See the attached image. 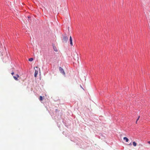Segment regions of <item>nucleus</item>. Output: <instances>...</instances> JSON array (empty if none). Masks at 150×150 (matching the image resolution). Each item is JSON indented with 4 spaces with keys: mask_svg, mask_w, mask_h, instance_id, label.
I'll list each match as a JSON object with an SVG mask.
<instances>
[{
    "mask_svg": "<svg viewBox=\"0 0 150 150\" xmlns=\"http://www.w3.org/2000/svg\"><path fill=\"white\" fill-rule=\"evenodd\" d=\"M53 49L56 52H57L58 50L55 47H53Z\"/></svg>",
    "mask_w": 150,
    "mask_h": 150,
    "instance_id": "obj_7",
    "label": "nucleus"
},
{
    "mask_svg": "<svg viewBox=\"0 0 150 150\" xmlns=\"http://www.w3.org/2000/svg\"><path fill=\"white\" fill-rule=\"evenodd\" d=\"M11 74L13 75L14 74V72H13L11 73Z\"/></svg>",
    "mask_w": 150,
    "mask_h": 150,
    "instance_id": "obj_12",
    "label": "nucleus"
},
{
    "mask_svg": "<svg viewBox=\"0 0 150 150\" xmlns=\"http://www.w3.org/2000/svg\"><path fill=\"white\" fill-rule=\"evenodd\" d=\"M69 41L70 42V44L71 46H72L73 45V43H72V38L71 36L70 37V39H69Z\"/></svg>",
    "mask_w": 150,
    "mask_h": 150,
    "instance_id": "obj_3",
    "label": "nucleus"
},
{
    "mask_svg": "<svg viewBox=\"0 0 150 150\" xmlns=\"http://www.w3.org/2000/svg\"><path fill=\"white\" fill-rule=\"evenodd\" d=\"M38 71L35 70L34 74V76L35 77L37 76V75L38 74Z\"/></svg>",
    "mask_w": 150,
    "mask_h": 150,
    "instance_id": "obj_5",
    "label": "nucleus"
},
{
    "mask_svg": "<svg viewBox=\"0 0 150 150\" xmlns=\"http://www.w3.org/2000/svg\"><path fill=\"white\" fill-rule=\"evenodd\" d=\"M140 116H138L137 119V120H136V124L137 123V121H138V120H139V118H140Z\"/></svg>",
    "mask_w": 150,
    "mask_h": 150,
    "instance_id": "obj_11",
    "label": "nucleus"
},
{
    "mask_svg": "<svg viewBox=\"0 0 150 150\" xmlns=\"http://www.w3.org/2000/svg\"><path fill=\"white\" fill-rule=\"evenodd\" d=\"M129 145H132V144H131V143H130L129 144Z\"/></svg>",
    "mask_w": 150,
    "mask_h": 150,
    "instance_id": "obj_15",
    "label": "nucleus"
},
{
    "mask_svg": "<svg viewBox=\"0 0 150 150\" xmlns=\"http://www.w3.org/2000/svg\"><path fill=\"white\" fill-rule=\"evenodd\" d=\"M35 68L38 69V67H34V69H35Z\"/></svg>",
    "mask_w": 150,
    "mask_h": 150,
    "instance_id": "obj_14",
    "label": "nucleus"
},
{
    "mask_svg": "<svg viewBox=\"0 0 150 150\" xmlns=\"http://www.w3.org/2000/svg\"><path fill=\"white\" fill-rule=\"evenodd\" d=\"M133 146H137V143L135 142H133Z\"/></svg>",
    "mask_w": 150,
    "mask_h": 150,
    "instance_id": "obj_8",
    "label": "nucleus"
},
{
    "mask_svg": "<svg viewBox=\"0 0 150 150\" xmlns=\"http://www.w3.org/2000/svg\"><path fill=\"white\" fill-rule=\"evenodd\" d=\"M148 143H149V144H150V141H148Z\"/></svg>",
    "mask_w": 150,
    "mask_h": 150,
    "instance_id": "obj_13",
    "label": "nucleus"
},
{
    "mask_svg": "<svg viewBox=\"0 0 150 150\" xmlns=\"http://www.w3.org/2000/svg\"><path fill=\"white\" fill-rule=\"evenodd\" d=\"M39 100L40 101H42L43 100L42 97V96H40L39 98Z\"/></svg>",
    "mask_w": 150,
    "mask_h": 150,
    "instance_id": "obj_10",
    "label": "nucleus"
},
{
    "mask_svg": "<svg viewBox=\"0 0 150 150\" xmlns=\"http://www.w3.org/2000/svg\"><path fill=\"white\" fill-rule=\"evenodd\" d=\"M33 60V58H30L29 59H28V60L29 61H32Z\"/></svg>",
    "mask_w": 150,
    "mask_h": 150,
    "instance_id": "obj_9",
    "label": "nucleus"
},
{
    "mask_svg": "<svg viewBox=\"0 0 150 150\" xmlns=\"http://www.w3.org/2000/svg\"><path fill=\"white\" fill-rule=\"evenodd\" d=\"M59 69L61 73L62 74L64 75L65 74V73L63 69L61 67H60L59 68Z\"/></svg>",
    "mask_w": 150,
    "mask_h": 150,
    "instance_id": "obj_2",
    "label": "nucleus"
},
{
    "mask_svg": "<svg viewBox=\"0 0 150 150\" xmlns=\"http://www.w3.org/2000/svg\"><path fill=\"white\" fill-rule=\"evenodd\" d=\"M16 76H13V77L14 79L16 81L18 80V78L19 77V76L18 74L16 75Z\"/></svg>",
    "mask_w": 150,
    "mask_h": 150,
    "instance_id": "obj_4",
    "label": "nucleus"
},
{
    "mask_svg": "<svg viewBox=\"0 0 150 150\" xmlns=\"http://www.w3.org/2000/svg\"><path fill=\"white\" fill-rule=\"evenodd\" d=\"M123 139L124 140H125V141L126 142H127L128 141L129 139H128L126 137H124L123 138Z\"/></svg>",
    "mask_w": 150,
    "mask_h": 150,
    "instance_id": "obj_6",
    "label": "nucleus"
},
{
    "mask_svg": "<svg viewBox=\"0 0 150 150\" xmlns=\"http://www.w3.org/2000/svg\"><path fill=\"white\" fill-rule=\"evenodd\" d=\"M68 39V38L67 36H64L63 38L62 42H63L66 43L67 42Z\"/></svg>",
    "mask_w": 150,
    "mask_h": 150,
    "instance_id": "obj_1",
    "label": "nucleus"
}]
</instances>
